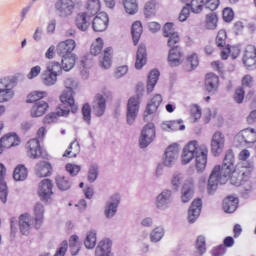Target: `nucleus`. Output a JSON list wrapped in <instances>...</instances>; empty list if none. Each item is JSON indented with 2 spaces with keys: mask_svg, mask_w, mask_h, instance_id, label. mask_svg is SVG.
Returning <instances> with one entry per match:
<instances>
[{
  "mask_svg": "<svg viewBox=\"0 0 256 256\" xmlns=\"http://www.w3.org/2000/svg\"><path fill=\"white\" fill-rule=\"evenodd\" d=\"M255 166L253 163L242 162L235 166V155L229 150L223 160L222 166H215L208 179V193L213 195L217 191L219 185H225L230 177L231 185L240 187V193L244 199L253 193V183L251 173Z\"/></svg>",
  "mask_w": 256,
  "mask_h": 256,
  "instance_id": "nucleus-1",
  "label": "nucleus"
},
{
  "mask_svg": "<svg viewBox=\"0 0 256 256\" xmlns=\"http://www.w3.org/2000/svg\"><path fill=\"white\" fill-rule=\"evenodd\" d=\"M79 82L74 78H67L64 81L65 90L63 91L62 95L60 96L61 104L56 109V113L48 114L44 118V123H55V119L58 117H67L69 113H77L79 107L75 104V89H77Z\"/></svg>",
  "mask_w": 256,
  "mask_h": 256,
  "instance_id": "nucleus-2",
  "label": "nucleus"
},
{
  "mask_svg": "<svg viewBox=\"0 0 256 256\" xmlns=\"http://www.w3.org/2000/svg\"><path fill=\"white\" fill-rule=\"evenodd\" d=\"M209 148L207 145L200 144L197 140L190 141L182 152V165H187L195 159V168L198 173H203L207 167V157Z\"/></svg>",
  "mask_w": 256,
  "mask_h": 256,
  "instance_id": "nucleus-3",
  "label": "nucleus"
},
{
  "mask_svg": "<svg viewBox=\"0 0 256 256\" xmlns=\"http://www.w3.org/2000/svg\"><path fill=\"white\" fill-rule=\"evenodd\" d=\"M47 130L45 127L39 128L37 132V138H33L28 141L26 148L28 149V155L31 159H47V152L43 151L39 139L45 137Z\"/></svg>",
  "mask_w": 256,
  "mask_h": 256,
  "instance_id": "nucleus-4",
  "label": "nucleus"
},
{
  "mask_svg": "<svg viewBox=\"0 0 256 256\" xmlns=\"http://www.w3.org/2000/svg\"><path fill=\"white\" fill-rule=\"evenodd\" d=\"M54 9L60 19H67L75 11V2L73 0H57L54 4Z\"/></svg>",
  "mask_w": 256,
  "mask_h": 256,
  "instance_id": "nucleus-5",
  "label": "nucleus"
},
{
  "mask_svg": "<svg viewBox=\"0 0 256 256\" xmlns=\"http://www.w3.org/2000/svg\"><path fill=\"white\" fill-rule=\"evenodd\" d=\"M107 99H111V92L104 91L102 94H97L94 99L93 113L96 117H103L107 109Z\"/></svg>",
  "mask_w": 256,
  "mask_h": 256,
  "instance_id": "nucleus-6",
  "label": "nucleus"
},
{
  "mask_svg": "<svg viewBox=\"0 0 256 256\" xmlns=\"http://www.w3.org/2000/svg\"><path fill=\"white\" fill-rule=\"evenodd\" d=\"M139 115V95L133 96L128 100L126 121L128 125H133Z\"/></svg>",
  "mask_w": 256,
  "mask_h": 256,
  "instance_id": "nucleus-7",
  "label": "nucleus"
},
{
  "mask_svg": "<svg viewBox=\"0 0 256 256\" xmlns=\"http://www.w3.org/2000/svg\"><path fill=\"white\" fill-rule=\"evenodd\" d=\"M238 145H252L256 142V132L253 128H246L241 130L234 138Z\"/></svg>",
  "mask_w": 256,
  "mask_h": 256,
  "instance_id": "nucleus-8",
  "label": "nucleus"
},
{
  "mask_svg": "<svg viewBox=\"0 0 256 256\" xmlns=\"http://www.w3.org/2000/svg\"><path fill=\"white\" fill-rule=\"evenodd\" d=\"M153 139H155V124L148 123L144 126L139 139L141 149H145V147L151 145V143H153Z\"/></svg>",
  "mask_w": 256,
  "mask_h": 256,
  "instance_id": "nucleus-9",
  "label": "nucleus"
},
{
  "mask_svg": "<svg viewBox=\"0 0 256 256\" xmlns=\"http://www.w3.org/2000/svg\"><path fill=\"white\" fill-rule=\"evenodd\" d=\"M119 203H121V196H119V194H114L110 197L104 207V215L106 219H113V217L117 215Z\"/></svg>",
  "mask_w": 256,
  "mask_h": 256,
  "instance_id": "nucleus-10",
  "label": "nucleus"
},
{
  "mask_svg": "<svg viewBox=\"0 0 256 256\" xmlns=\"http://www.w3.org/2000/svg\"><path fill=\"white\" fill-rule=\"evenodd\" d=\"M225 149V134L217 131L213 134L211 140V151L215 157H219Z\"/></svg>",
  "mask_w": 256,
  "mask_h": 256,
  "instance_id": "nucleus-11",
  "label": "nucleus"
},
{
  "mask_svg": "<svg viewBox=\"0 0 256 256\" xmlns=\"http://www.w3.org/2000/svg\"><path fill=\"white\" fill-rule=\"evenodd\" d=\"M243 63L249 71L256 69V47L248 45L244 51Z\"/></svg>",
  "mask_w": 256,
  "mask_h": 256,
  "instance_id": "nucleus-12",
  "label": "nucleus"
},
{
  "mask_svg": "<svg viewBox=\"0 0 256 256\" xmlns=\"http://www.w3.org/2000/svg\"><path fill=\"white\" fill-rule=\"evenodd\" d=\"M179 157V145L172 144L167 147L163 163L165 167H173Z\"/></svg>",
  "mask_w": 256,
  "mask_h": 256,
  "instance_id": "nucleus-13",
  "label": "nucleus"
},
{
  "mask_svg": "<svg viewBox=\"0 0 256 256\" xmlns=\"http://www.w3.org/2000/svg\"><path fill=\"white\" fill-rule=\"evenodd\" d=\"M38 195L41 201H49L53 195V182L49 179H43L39 184Z\"/></svg>",
  "mask_w": 256,
  "mask_h": 256,
  "instance_id": "nucleus-14",
  "label": "nucleus"
},
{
  "mask_svg": "<svg viewBox=\"0 0 256 256\" xmlns=\"http://www.w3.org/2000/svg\"><path fill=\"white\" fill-rule=\"evenodd\" d=\"M75 47H77L75 40L67 39L57 45L56 51L60 57H65L68 55H74L73 51H75Z\"/></svg>",
  "mask_w": 256,
  "mask_h": 256,
  "instance_id": "nucleus-15",
  "label": "nucleus"
},
{
  "mask_svg": "<svg viewBox=\"0 0 256 256\" xmlns=\"http://www.w3.org/2000/svg\"><path fill=\"white\" fill-rule=\"evenodd\" d=\"M109 26V16L105 12H100L92 22V27L97 33H101L107 30Z\"/></svg>",
  "mask_w": 256,
  "mask_h": 256,
  "instance_id": "nucleus-16",
  "label": "nucleus"
},
{
  "mask_svg": "<svg viewBox=\"0 0 256 256\" xmlns=\"http://www.w3.org/2000/svg\"><path fill=\"white\" fill-rule=\"evenodd\" d=\"M163 35L168 37V47H173V45H177L181 41L179 33L175 32V28H173V23H166L164 25Z\"/></svg>",
  "mask_w": 256,
  "mask_h": 256,
  "instance_id": "nucleus-17",
  "label": "nucleus"
},
{
  "mask_svg": "<svg viewBox=\"0 0 256 256\" xmlns=\"http://www.w3.org/2000/svg\"><path fill=\"white\" fill-rule=\"evenodd\" d=\"M169 47H171L168 55L170 66L179 67L181 65V57H183V50L179 47V43Z\"/></svg>",
  "mask_w": 256,
  "mask_h": 256,
  "instance_id": "nucleus-18",
  "label": "nucleus"
},
{
  "mask_svg": "<svg viewBox=\"0 0 256 256\" xmlns=\"http://www.w3.org/2000/svg\"><path fill=\"white\" fill-rule=\"evenodd\" d=\"M203 207V201L200 198L193 200L188 210V221L189 223H195L201 215V209Z\"/></svg>",
  "mask_w": 256,
  "mask_h": 256,
  "instance_id": "nucleus-19",
  "label": "nucleus"
},
{
  "mask_svg": "<svg viewBox=\"0 0 256 256\" xmlns=\"http://www.w3.org/2000/svg\"><path fill=\"white\" fill-rule=\"evenodd\" d=\"M173 201V197L171 194V190H163L157 197H156V207L161 211H165L171 202Z\"/></svg>",
  "mask_w": 256,
  "mask_h": 256,
  "instance_id": "nucleus-20",
  "label": "nucleus"
},
{
  "mask_svg": "<svg viewBox=\"0 0 256 256\" xmlns=\"http://www.w3.org/2000/svg\"><path fill=\"white\" fill-rule=\"evenodd\" d=\"M91 15L87 12H80L76 15L75 25L79 31L85 32L91 25Z\"/></svg>",
  "mask_w": 256,
  "mask_h": 256,
  "instance_id": "nucleus-21",
  "label": "nucleus"
},
{
  "mask_svg": "<svg viewBox=\"0 0 256 256\" xmlns=\"http://www.w3.org/2000/svg\"><path fill=\"white\" fill-rule=\"evenodd\" d=\"M161 103H163V96H161V94L154 95L144 111V121H147V117H149V115H153V113L159 109Z\"/></svg>",
  "mask_w": 256,
  "mask_h": 256,
  "instance_id": "nucleus-22",
  "label": "nucleus"
},
{
  "mask_svg": "<svg viewBox=\"0 0 256 256\" xmlns=\"http://www.w3.org/2000/svg\"><path fill=\"white\" fill-rule=\"evenodd\" d=\"M205 87L210 95H215L219 91V76L214 73H208L205 79Z\"/></svg>",
  "mask_w": 256,
  "mask_h": 256,
  "instance_id": "nucleus-23",
  "label": "nucleus"
},
{
  "mask_svg": "<svg viewBox=\"0 0 256 256\" xmlns=\"http://www.w3.org/2000/svg\"><path fill=\"white\" fill-rule=\"evenodd\" d=\"M19 143H21V140H19L17 134H6L0 139V149H11V147H17Z\"/></svg>",
  "mask_w": 256,
  "mask_h": 256,
  "instance_id": "nucleus-24",
  "label": "nucleus"
},
{
  "mask_svg": "<svg viewBox=\"0 0 256 256\" xmlns=\"http://www.w3.org/2000/svg\"><path fill=\"white\" fill-rule=\"evenodd\" d=\"M7 174V169L5 165L0 163V200L2 203H7V196L9 195V190H7V183L5 182V175Z\"/></svg>",
  "mask_w": 256,
  "mask_h": 256,
  "instance_id": "nucleus-25",
  "label": "nucleus"
},
{
  "mask_svg": "<svg viewBox=\"0 0 256 256\" xmlns=\"http://www.w3.org/2000/svg\"><path fill=\"white\" fill-rule=\"evenodd\" d=\"M34 223H35V220H32L29 214H22L19 217L20 233H22L23 235H29V233H31V229Z\"/></svg>",
  "mask_w": 256,
  "mask_h": 256,
  "instance_id": "nucleus-26",
  "label": "nucleus"
},
{
  "mask_svg": "<svg viewBox=\"0 0 256 256\" xmlns=\"http://www.w3.org/2000/svg\"><path fill=\"white\" fill-rule=\"evenodd\" d=\"M195 186L193 185V179L187 180L182 187L181 201L182 203H189L193 199Z\"/></svg>",
  "mask_w": 256,
  "mask_h": 256,
  "instance_id": "nucleus-27",
  "label": "nucleus"
},
{
  "mask_svg": "<svg viewBox=\"0 0 256 256\" xmlns=\"http://www.w3.org/2000/svg\"><path fill=\"white\" fill-rule=\"evenodd\" d=\"M112 245H113V242L109 238L101 240L96 247L95 256H112L111 255Z\"/></svg>",
  "mask_w": 256,
  "mask_h": 256,
  "instance_id": "nucleus-28",
  "label": "nucleus"
},
{
  "mask_svg": "<svg viewBox=\"0 0 256 256\" xmlns=\"http://www.w3.org/2000/svg\"><path fill=\"white\" fill-rule=\"evenodd\" d=\"M161 128L163 131H168L171 133L172 131H185V124H183V120H171L165 121L161 124Z\"/></svg>",
  "mask_w": 256,
  "mask_h": 256,
  "instance_id": "nucleus-29",
  "label": "nucleus"
},
{
  "mask_svg": "<svg viewBox=\"0 0 256 256\" xmlns=\"http://www.w3.org/2000/svg\"><path fill=\"white\" fill-rule=\"evenodd\" d=\"M47 109H49V104L47 102L44 100L37 101L32 106L31 117H43V115L47 113Z\"/></svg>",
  "mask_w": 256,
  "mask_h": 256,
  "instance_id": "nucleus-30",
  "label": "nucleus"
},
{
  "mask_svg": "<svg viewBox=\"0 0 256 256\" xmlns=\"http://www.w3.org/2000/svg\"><path fill=\"white\" fill-rule=\"evenodd\" d=\"M239 205V199L233 196H228L224 199L222 209L225 213H235Z\"/></svg>",
  "mask_w": 256,
  "mask_h": 256,
  "instance_id": "nucleus-31",
  "label": "nucleus"
},
{
  "mask_svg": "<svg viewBox=\"0 0 256 256\" xmlns=\"http://www.w3.org/2000/svg\"><path fill=\"white\" fill-rule=\"evenodd\" d=\"M147 63V48L145 45H140L136 53L135 67L137 69H143Z\"/></svg>",
  "mask_w": 256,
  "mask_h": 256,
  "instance_id": "nucleus-32",
  "label": "nucleus"
},
{
  "mask_svg": "<svg viewBox=\"0 0 256 256\" xmlns=\"http://www.w3.org/2000/svg\"><path fill=\"white\" fill-rule=\"evenodd\" d=\"M15 88V80L11 78H2L0 79V91H3L4 93H10L12 97H15V91L13 89Z\"/></svg>",
  "mask_w": 256,
  "mask_h": 256,
  "instance_id": "nucleus-33",
  "label": "nucleus"
},
{
  "mask_svg": "<svg viewBox=\"0 0 256 256\" xmlns=\"http://www.w3.org/2000/svg\"><path fill=\"white\" fill-rule=\"evenodd\" d=\"M51 171H53V167L49 162L41 161L36 165L37 177H49Z\"/></svg>",
  "mask_w": 256,
  "mask_h": 256,
  "instance_id": "nucleus-34",
  "label": "nucleus"
},
{
  "mask_svg": "<svg viewBox=\"0 0 256 256\" xmlns=\"http://www.w3.org/2000/svg\"><path fill=\"white\" fill-rule=\"evenodd\" d=\"M45 213V208L43 207V204L36 203L34 207V215H35V229H40L41 225H43V215Z\"/></svg>",
  "mask_w": 256,
  "mask_h": 256,
  "instance_id": "nucleus-35",
  "label": "nucleus"
},
{
  "mask_svg": "<svg viewBox=\"0 0 256 256\" xmlns=\"http://www.w3.org/2000/svg\"><path fill=\"white\" fill-rule=\"evenodd\" d=\"M56 185L60 191H69L72 187L73 182L66 176L58 175L55 178Z\"/></svg>",
  "mask_w": 256,
  "mask_h": 256,
  "instance_id": "nucleus-36",
  "label": "nucleus"
},
{
  "mask_svg": "<svg viewBox=\"0 0 256 256\" xmlns=\"http://www.w3.org/2000/svg\"><path fill=\"white\" fill-rule=\"evenodd\" d=\"M61 57H62V60H61L62 69L64 71H71V69L75 67V63L77 61V55L70 54L68 56H61Z\"/></svg>",
  "mask_w": 256,
  "mask_h": 256,
  "instance_id": "nucleus-37",
  "label": "nucleus"
},
{
  "mask_svg": "<svg viewBox=\"0 0 256 256\" xmlns=\"http://www.w3.org/2000/svg\"><path fill=\"white\" fill-rule=\"evenodd\" d=\"M42 83L46 87H53L55 83H57V75L53 72H49L48 70H45L41 75Z\"/></svg>",
  "mask_w": 256,
  "mask_h": 256,
  "instance_id": "nucleus-38",
  "label": "nucleus"
},
{
  "mask_svg": "<svg viewBox=\"0 0 256 256\" xmlns=\"http://www.w3.org/2000/svg\"><path fill=\"white\" fill-rule=\"evenodd\" d=\"M101 9V1L100 0H88L86 4V13L93 17L97 15Z\"/></svg>",
  "mask_w": 256,
  "mask_h": 256,
  "instance_id": "nucleus-39",
  "label": "nucleus"
},
{
  "mask_svg": "<svg viewBox=\"0 0 256 256\" xmlns=\"http://www.w3.org/2000/svg\"><path fill=\"white\" fill-rule=\"evenodd\" d=\"M159 75L160 73L158 70H152L148 75V81H147V91L148 93H152L153 89H155V86L157 85V81H159Z\"/></svg>",
  "mask_w": 256,
  "mask_h": 256,
  "instance_id": "nucleus-40",
  "label": "nucleus"
},
{
  "mask_svg": "<svg viewBox=\"0 0 256 256\" xmlns=\"http://www.w3.org/2000/svg\"><path fill=\"white\" fill-rule=\"evenodd\" d=\"M84 245L86 249H95L97 245V231L90 230L86 235V239L84 240Z\"/></svg>",
  "mask_w": 256,
  "mask_h": 256,
  "instance_id": "nucleus-41",
  "label": "nucleus"
},
{
  "mask_svg": "<svg viewBox=\"0 0 256 256\" xmlns=\"http://www.w3.org/2000/svg\"><path fill=\"white\" fill-rule=\"evenodd\" d=\"M218 21L219 18L217 17L216 13L207 14L205 19V29H208L209 31H215V29H217Z\"/></svg>",
  "mask_w": 256,
  "mask_h": 256,
  "instance_id": "nucleus-42",
  "label": "nucleus"
},
{
  "mask_svg": "<svg viewBox=\"0 0 256 256\" xmlns=\"http://www.w3.org/2000/svg\"><path fill=\"white\" fill-rule=\"evenodd\" d=\"M143 33V26L139 21H136L132 24V39L134 41V45L139 43V39H141V34Z\"/></svg>",
  "mask_w": 256,
  "mask_h": 256,
  "instance_id": "nucleus-43",
  "label": "nucleus"
},
{
  "mask_svg": "<svg viewBox=\"0 0 256 256\" xmlns=\"http://www.w3.org/2000/svg\"><path fill=\"white\" fill-rule=\"evenodd\" d=\"M123 5L128 15H135L139 11V4L137 0H123Z\"/></svg>",
  "mask_w": 256,
  "mask_h": 256,
  "instance_id": "nucleus-44",
  "label": "nucleus"
},
{
  "mask_svg": "<svg viewBox=\"0 0 256 256\" xmlns=\"http://www.w3.org/2000/svg\"><path fill=\"white\" fill-rule=\"evenodd\" d=\"M27 168L24 165H18L14 170V180L15 181H25L27 179Z\"/></svg>",
  "mask_w": 256,
  "mask_h": 256,
  "instance_id": "nucleus-45",
  "label": "nucleus"
},
{
  "mask_svg": "<svg viewBox=\"0 0 256 256\" xmlns=\"http://www.w3.org/2000/svg\"><path fill=\"white\" fill-rule=\"evenodd\" d=\"M229 54L231 55L232 59H237V57H239V48H231L230 45H227L221 51V58L223 60H227L229 58Z\"/></svg>",
  "mask_w": 256,
  "mask_h": 256,
  "instance_id": "nucleus-46",
  "label": "nucleus"
},
{
  "mask_svg": "<svg viewBox=\"0 0 256 256\" xmlns=\"http://www.w3.org/2000/svg\"><path fill=\"white\" fill-rule=\"evenodd\" d=\"M165 236V229L161 226L156 227L152 230L150 234V241L152 243H159Z\"/></svg>",
  "mask_w": 256,
  "mask_h": 256,
  "instance_id": "nucleus-47",
  "label": "nucleus"
},
{
  "mask_svg": "<svg viewBox=\"0 0 256 256\" xmlns=\"http://www.w3.org/2000/svg\"><path fill=\"white\" fill-rule=\"evenodd\" d=\"M99 177V164H91L88 169L87 179L89 183H95Z\"/></svg>",
  "mask_w": 256,
  "mask_h": 256,
  "instance_id": "nucleus-48",
  "label": "nucleus"
},
{
  "mask_svg": "<svg viewBox=\"0 0 256 256\" xmlns=\"http://www.w3.org/2000/svg\"><path fill=\"white\" fill-rule=\"evenodd\" d=\"M46 71H49L50 73H53L54 75L59 77V75H61L63 71V66L57 61H52L47 64Z\"/></svg>",
  "mask_w": 256,
  "mask_h": 256,
  "instance_id": "nucleus-49",
  "label": "nucleus"
},
{
  "mask_svg": "<svg viewBox=\"0 0 256 256\" xmlns=\"http://www.w3.org/2000/svg\"><path fill=\"white\" fill-rule=\"evenodd\" d=\"M43 97H47V92L45 91H34L28 95L26 103H37V101H43Z\"/></svg>",
  "mask_w": 256,
  "mask_h": 256,
  "instance_id": "nucleus-50",
  "label": "nucleus"
},
{
  "mask_svg": "<svg viewBox=\"0 0 256 256\" xmlns=\"http://www.w3.org/2000/svg\"><path fill=\"white\" fill-rule=\"evenodd\" d=\"M81 151V147L79 146L78 142H71L68 149L64 152L63 157H69L72 153V157H77L79 155V152Z\"/></svg>",
  "mask_w": 256,
  "mask_h": 256,
  "instance_id": "nucleus-51",
  "label": "nucleus"
},
{
  "mask_svg": "<svg viewBox=\"0 0 256 256\" xmlns=\"http://www.w3.org/2000/svg\"><path fill=\"white\" fill-rule=\"evenodd\" d=\"M216 45L219 49H225L227 45V32L220 30L216 36Z\"/></svg>",
  "mask_w": 256,
  "mask_h": 256,
  "instance_id": "nucleus-52",
  "label": "nucleus"
},
{
  "mask_svg": "<svg viewBox=\"0 0 256 256\" xmlns=\"http://www.w3.org/2000/svg\"><path fill=\"white\" fill-rule=\"evenodd\" d=\"M199 66V57L197 54H192L187 58L186 71H193V69H197Z\"/></svg>",
  "mask_w": 256,
  "mask_h": 256,
  "instance_id": "nucleus-53",
  "label": "nucleus"
},
{
  "mask_svg": "<svg viewBox=\"0 0 256 256\" xmlns=\"http://www.w3.org/2000/svg\"><path fill=\"white\" fill-rule=\"evenodd\" d=\"M113 51V48L108 47L104 50V56L103 59L101 61V67H103V69H109V67H111V53Z\"/></svg>",
  "mask_w": 256,
  "mask_h": 256,
  "instance_id": "nucleus-54",
  "label": "nucleus"
},
{
  "mask_svg": "<svg viewBox=\"0 0 256 256\" xmlns=\"http://www.w3.org/2000/svg\"><path fill=\"white\" fill-rule=\"evenodd\" d=\"M196 255L195 256H203L205 251H207V248L205 247V237L204 236H198L196 240Z\"/></svg>",
  "mask_w": 256,
  "mask_h": 256,
  "instance_id": "nucleus-55",
  "label": "nucleus"
},
{
  "mask_svg": "<svg viewBox=\"0 0 256 256\" xmlns=\"http://www.w3.org/2000/svg\"><path fill=\"white\" fill-rule=\"evenodd\" d=\"M103 51V39L97 38L96 42L91 45L90 53L91 55H99Z\"/></svg>",
  "mask_w": 256,
  "mask_h": 256,
  "instance_id": "nucleus-56",
  "label": "nucleus"
},
{
  "mask_svg": "<svg viewBox=\"0 0 256 256\" xmlns=\"http://www.w3.org/2000/svg\"><path fill=\"white\" fill-rule=\"evenodd\" d=\"M192 13H201L203 11V6L205 5L204 0H192L191 4H189Z\"/></svg>",
  "mask_w": 256,
  "mask_h": 256,
  "instance_id": "nucleus-57",
  "label": "nucleus"
},
{
  "mask_svg": "<svg viewBox=\"0 0 256 256\" xmlns=\"http://www.w3.org/2000/svg\"><path fill=\"white\" fill-rule=\"evenodd\" d=\"M155 7V0H150L147 2L144 7V15L146 17H152V15H155Z\"/></svg>",
  "mask_w": 256,
  "mask_h": 256,
  "instance_id": "nucleus-58",
  "label": "nucleus"
},
{
  "mask_svg": "<svg viewBox=\"0 0 256 256\" xmlns=\"http://www.w3.org/2000/svg\"><path fill=\"white\" fill-rule=\"evenodd\" d=\"M83 120L87 125H91V106L86 103L82 107Z\"/></svg>",
  "mask_w": 256,
  "mask_h": 256,
  "instance_id": "nucleus-59",
  "label": "nucleus"
},
{
  "mask_svg": "<svg viewBox=\"0 0 256 256\" xmlns=\"http://www.w3.org/2000/svg\"><path fill=\"white\" fill-rule=\"evenodd\" d=\"M171 183L174 187V189H179V185H181V183H183V174L176 172L173 174Z\"/></svg>",
  "mask_w": 256,
  "mask_h": 256,
  "instance_id": "nucleus-60",
  "label": "nucleus"
},
{
  "mask_svg": "<svg viewBox=\"0 0 256 256\" xmlns=\"http://www.w3.org/2000/svg\"><path fill=\"white\" fill-rule=\"evenodd\" d=\"M244 99H245V90H243V88H237L234 93L235 103H238L239 105H241Z\"/></svg>",
  "mask_w": 256,
  "mask_h": 256,
  "instance_id": "nucleus-61",
  "label": "nucleus"
},
{
  "mask_svg": "<svg viewBox=\"0 0 256 256\" xmlns=\"http://www.w3.org/2000/svg\"><path fill=\"white\" fill-rule=\"evenodd\" d=\"M66 171H68L71 177H75L76 175L79 174V171H81V166L74 165V164H67Z\"/></svg>",
  "mask_w": 256,
  "mask_h": 256,
  "instance_id": "nucleus-62",
  "label": "nucleus"
},
{
  "mask_svg": "<svg viewBox=\"0 0 256 256\" xmlns=\"http://www.w3.org/2000/svg\"><path fill=\"white\" fill-rule=\"evenodd\" d=\"M219 4V0H205L204 2V6L210 11H216V9L219 7Z\"/></svg>",
  "mask_w": 256,
  "mask_h": 256,
  "instance_id": "nucleus-63",
  "label": "nucleus"
},
{
  "mask_svg": "<svg viewBox=\"0 0 256 256\" xmlns=\"http://www.w3.org/2000/svg\"><path fill=\"white\" fill-rule=\"evenodd\" d=\"M201 107H199V105H194L191 108V116L193 117L194 121H199V119H201Z\"/></svg>",
  "mask_w": 256,
  "mask_h": 256,
  "instance_id": "nucleus-64",
  "label": "nucleus"
}]
</instances>
